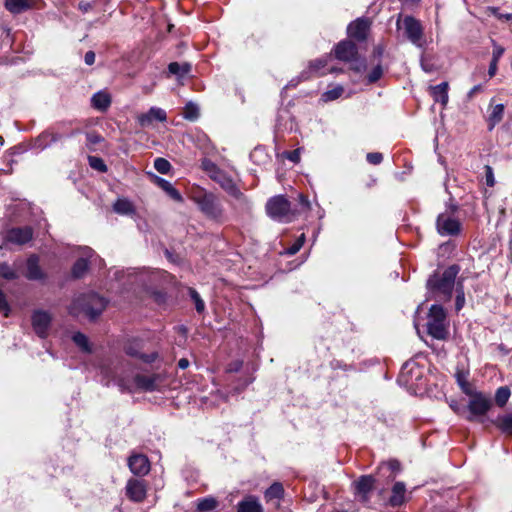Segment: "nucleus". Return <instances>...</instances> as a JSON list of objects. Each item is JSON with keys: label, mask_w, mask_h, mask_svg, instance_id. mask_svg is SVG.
<instances>
[{"label": "nucleus", "mask_w": 512, "mask_h": 512, "mask_svg": "<svg viewBox=\"0 0 512 512\" xmlns=\"http://www.w3.org/2000/svg\"><path fill=\"white\" fill-rule=\"evenodd\" d=\"M107 301L96 293H87L74 299L69 307V313L73 316L81 314L90 320H95L106 308Z\"/></svg>", "instance_id": "nucleus-1"}, {"label": "nucleus", "mask_w": 512, "mask_h": 512, "mask_svg": "<svg viewBox=\"0 0 512 512\" xmlns=\"http://www.w3.org/2000/svg\"><path fill=\"white\" fill-rule=\"evenodd\" d=\"M191 199L207 218L218 222L224 220L225 214L222 202L214 193L201 190L193 193Z\"/></svg>", "instance_id": "nucleus-2"}, {"label": "nucleus", "mask_w": 512, "mask_h": 512, "mask_svg": "<svg viewBox=\"0 0 512 512\" xmlns=\"http://www.w3.org/2000/svg\"><path fill=\"white\" fill-rule=\"evenodd\" d=\"M459 271L458 265H451L443 271L441 276L433 275L430 277L427 286L429 289L441 293L445 298H450Z\"/></svg>", "instance_id": "nucleus-3"}, {"label": "nucleus", "mask_w": 512, "mask_h": 512, "mask_svg": "<svg viewBox=\"0 0 512 512\" xmlns=\"http://www.w3.org/2000/svg\"><path fill=\"white\" fill-rule=\"evenodd\" d=\"M266 211L269 217L279 222H291L296 217V210L282 195L274 196L266 203Z\"/></svg>", "instance_id": "nucleus-4"}, {"label": "nucleus", "mask_w": 512, "mask_h": 512, "mask_svg": "<svg viewBox=\"0 0 512 512\" xmlns=\"http://www.w3.org/2000/svg\"><path fill=\"white\" fill-rule=\"evenodd\" d=\"M427 332L430 336L438 340L447 338L446 312L441 305L434 304L429 309Z\"/></svg>", "instance_id": "nucleus-5"}, {"label": "nucleus", "mask_w": 512, "mask_h": 512, "mask_svg": "<svg viewBox=\"0 0 512 512\" xmlns=\"http://www.w3.org/2000/svg\"><path fill=\"white\" fill-rule=\"evenodd\" d=\"M468 402L469 415L467 416L468 421L479 420L482 422L481 417L485 416L486 413L492 407V400L489 396L481 393L474 392L470 396Z\"/></svg>", "instance_id": "nucleus-6"}, {"label": "nucleus", "mask_w": 512, "mask_h": 512, "mask_svg": "<svg viewBox=\"0 0 512 512\" xmlns=\"http://www.w3.org/2000/svg\"><path fill=\"white\" fill-rule=\"evenodd\" d=\"M404 34L406 38L416 47L425 49L427 40L424 35V29L419 20L412 16H406L403 20Z\"/></svg>", "instance_id": "nucleus-7"}, {"label": "nucleus", "mask_w": 512, "mask_h": 512, "mask_svg": "<svg viewBox=\"0 0 512 512\" xmlns=\"http://www.w3.org/2000/svg\"><path fill=\"white\" fill-rule=\"evenodd\" d=\"M31 323L36 335L44 339L49 334L50 326L52 323V315L48 311L36 309L31 315Z\"/></svg>", "instance_id": "nucleus-8"}, {"label": "nucleus", "mask_w": 512, "mask_h": 512, "mask_svg": "<svg viewBox=\"0 0 512 512\" xmlns=\"http://www.w3.org/2000/svg\"><path fill=\"white\" fill-rule=\"evenodd\" d=\"M437 231L442 236H456L460 233V222L448 213H441L436 221Z\"/></svg>", "instance_id": "nucleus-9"}, {"label": "nucleus", "mask_w": 512, "mask_h": 512, "mask_svg": "<svg viewBox=\"0 0 512 512\" xmlns=\"http://www.w3.org/2000/svg\"><path fill=\"white\" fill-rule=\"evenodd\" d=\"M371 21L368 18H357L347 27L348 36L358 42L365 41L370 31Z\"/></svg>", "instance_id": "nucleus-10"}, {"label": "nucleus", "mask_w": 512, "mask_h": 512, "mask_svg": "<svg viewBox=\"0 0 512 512\" xmlns=\"http://www.w3.org/2000/svg\"><path fill=\"white\" fill-rule=\"evenodd\" d=\"M127 497L136 503L144 501L147 494V486L144 480L131 478L127 481L126 487Z\"/></svg>", "instance_id": "nucleus-11"}, {"label": "nucleus", "mask_w": 512, "mask_h": 512, "mask_svg": "<svg viewBox=\"0 0 512 512\" xmlns=\"http://www.w3.org/2000/svg\"><path fill=\"white\" fill-rule=\"evenodd\" d=\"M81 256L74 263L71 274L75 279L82 278L89 268V259L94 255V251L87 246L79 249Z\"/></svg>", "instance_id": "nucleus-12"}, {"label": "nucleus", "mask_w": 512, "mask_h": 512, "mask_svg": "<svg viewBox=\"0 0 512 512\" xmlns=\"http://www.w3.org/2000/svg\"><path fill=\"white\" fill-rule=\"evenodd\" d=\"M335 57L345 62H353L358 59L357 46L349 40L339 42L334 49Z\"/></svg>", "instance_id": "nucleus-13"}, {"label": "nucleus", "mask_w": 512, "mask_h": 512, "mask_svg": "<svg viewBox=\"0 0 512 512\" xmlns=\"http://www.w3.org/2000/svg\"><path fill=\"white\" fill-rule=\"evenodd\" d=\"M130 471L137 476H144L150 471V462L144 454H133L128 458Z\"/></svg>", "instance_id": "nucleus-14"}, {"label": "nucleus", "mask_w": 512, "mask_h": 512, "mask_svg": "<svg viewBox=\"0 0 512 512\" xmlns=\"http://www.w3.org/2000/svg\"><path fill=\"white\" fill-rule=\"evenodd\" d=\"M355 491L358 497L363 502L369 501V494L375 485V479L371 475L361 476L355 483Z\"/></svg>", "instance_id": "nucleus-15"}, {"label": "nucleus", "mask_w": 512, "mask_h": 512, "mask_svg": "<svg viewBox=\"0 0 512 512\" xmlns=\"http://www.w3.org/2000/svg\"><path fill=\"white\" fill-rule=\"evenodd\" d=\"M212 179L217 182L222 189H224L228 194L234 197H239L241 195L240 190L235 184L234 180L227 175L225 172L221 170L215 171Z\"/></svg>", "instance_id": "nucleus-16"}, {"label": "nucleus", "mask_w": 512, "mask_h": 512, "mask_svg": "<svg viewBox=\"0 0 512 512\" xmlns=\"http://www.w3.org/2000/svg\"><path fill=\"white\" fill-rule=\"evenodd\" d=\"M166 119V112L159 107H151L147 113L140 114L137 117V121L141 127H149L154 121L165 122Z\"/></svg>", "instance_id": "nucleus-17"}, {"label": "nucleus", "mask_w": 512, "mask_h": 512, "mask_svg": "<svg viewBox=\"0 0 512 512\" xmlns=\"http://www.w3.org/2000/svg\"><path fill=\"white\" fill-rule=\"evenodd\" d=\"M33 231L30 227L13 228L8 231L6 240L10 243L23 245L32 239Z\"/></svg>", "instance_id": "nucleus-18"}, {"label": "nucleus", "mask_w": 512, "mask_h": 512, "mask_svg": "<svg viewBox=\"0 0 512 512\" xmlns=\"http://www.w3.org/2000/svg\"><path fill=\"white\" fill-rule=\"evenodd\" d=\"M26 277L29 280H44L46 278V274L42 271L39 266V257L35 254L31 255L27 259V272Z\"/></svg>", "instance_id": "nucleus-19"}, {"label": "nucleus", "mask_w": 512, "mask_h": 512, "mask_svg": "<svg viewBox=\"0 0 512 512\" xmlns=\"http://www.w3.org/2000/svg\"><path fill=\"white\" fill-rule=\"evenodd\" d=\"M158 382V376L152 375H143V374H137L134 377V384L135 386L143 391L152 392L157 389Z\"/></svg>", "instance_id": "nucleus-20"}, {"label": "nucleus", "mask_w": 512, "mask_h": 512, "mask_svg": "<svg viewBox=\"0 0 512 512\" xmlns=\"http://www.w3.org/2000/svg\"><path fill=\"white\" fill-rule=\"evenodd\" d=\"M505 107L503 104H490L488 108L487 124L488 130L492 131L499 124L504 116Z\"/></svg>", "instance_id": "nucleus-21"}, {"label": "nucleus", "mask_w": 512, "mask_h": 512, "mask_svg": "<svg viewBox=\"0 0 512 512\" xmlns=\"http://www.w3.org/2000/svg\"><path fill=\"white\" fill-rule=\"evenodd\" d=\"M111 96L107 91L101 90L91 97V106L101 112H105L111 105Z\"/></svg>", "instance_id": "nucleus-22"}, {"label": "nucleus", "mask_w": 512, "mask_h": 512, "mask_svg": "<svg viewBox=\"0 0 512 512\" xmlns=\"http://www.w3.org/2000/svg\"><path fill=\"white\" fill-rule=\"evenodd\" d=\"M61 138V134L47 130L36 138L34 146L40 150H43L51 146L53 143L57 142Z\"/></svg>", "instance_id": "nucleus-23"}, {"label": "nucleus", "mask_w": 512, "mask_h": 512, "mask_svg": "<svg viewBox=\"0 0 512 512\" xmlns=\"http://www.w3.org/2000/svg\"><path fill=\"white\" fill-rule=\"evenodd\" d=\"M448 82H442L438 85L431 86L430 92L435 102H440L442 106H446L449 100Z\"/></svg>", "instance_id": "nucleus-24"}, {"label": "nucleus", "mask_w": 512, "mask_h": 512, "mask_svg": "<svg viewBox=\"0 0 512 512\" xmlns=\"http://www.w3.org/2000/svg\"><path fill=\"white\" fill-rule=\"evenodd\" d=\"M237 512H264L258 498L252 495L245 497L238 504Z\"/></svg>", "instance_id": "nucleus-25"}, {"label": "nucleus", "mask_w": 512, "mask_h": 512, "mask_svg": "<svg viewBox=\"0 0 512 512\" xmlns=\"http://www.w3.org/2000/svg\"><path fill=\"white\" fill-rule=\"evenodd\" d=\"M406 488L403 482H396L392 488V495L389 499L391 506L396 507L404 503Z\"/></svg>", "instance_id": "nucleus-26"}, {"label": "nucleus", "mask_w": 512, "mask_h": 512, "mask_svg": "<svg viewBox=\"0 0 512 512\" xmlns=\"http://www.w3.org/2000/svg\"><path fill=\"white\" fill-rule=\"evenodd\" d=\"M492 42H493L494 49H493L492 59H491V62L489 64V69H488V75L490 78H492L496 75L498 61L500 60V58L503 56V54L505 52V49L502 46L497 45L495 41H492Z\"/></svg>", "instance_id": "nucleus-27"}, {"label": "nucleus", "mask_w": 512, "mask_h": 512, "mask_svg": "<svg viewBox=\"0 0 512 512\" xmlns=\"http://www.w3.org/2000/svg\"><path fill=\"white\" fill-rule=\"evenodd\" d=\"M494 423L504 434L512 436V412L498 416Z\"/></svg>", "instance_id": "nucleus-28"}, {"label": "nucleus", "mask_w": 512, "mask_h": 512, "mask_svg": "<svg viewBox=\"0 0 512 512\" xmlns=\"http://www.w3.org/2000/svg\"><path fill=\"white\" fill-rule=\"evenodd\" d=\"M5 7L13 14H19L31 7L29 0H5Z\"/></svg>", "instance_id": "nucleus-29"}, {"label": "nucleus", "mask_w": 512, "mask_h": 512, "mask_svg": "<svg viewBox=\"0 0 512 512\" xmlns=\"http://www.w3.org/2000/svg\"><path fill=\"white\" fill-rule=\"evenodd\" d=\"M113 210L120 215H132L135 213L133 204L125 198L118 199L113 205Z\"/></svg>", "instance_id": "nucleus-30"}, {"label": "nucleus", "mask_w": 512, "mask_h": 512, "mask_svg": "<svg viewBox=\"0 0 512 512\" xmlns=\"http://www.w3.org/2000/svg\"><path fill=\"white\" fill-rule=\"evenodd\" d=\"M191 70V65L189 63H178L171 62L168 65V71L170 74L177 76L178 78H183L186 76Z\"/></svg>", "instance_id": "nucleus-31"}, {"label": "nucleus", "mask_w": 512, "mask_h": 512, "mask_svg": "<svg viewBox=\"0 0 512 512\" xmlns=\"http://www.w3.org/2000/svg\"><path fill=\"white\" fill-rule=\"evenodd\" d=\"M265 499L266 501H271L273 499H281L284 496V488L280 482H274L266 491H265Z\"/></svg>", "instance_id": "nucleus-32"}, {"label": "nucleus", "mask_w": 512, "mask_h": 512, "mask_svg": "<svg viewBox=\"0 0 512 512\" xmlns=\"http://www.w3.org/2000/svg\"><path fill=\"white\" fill-rule=\"evenodd\" d=\"M400 470V463L397 460H390L387 463H383L379 467V473L386 474L388 472L387 478L390 480H393L397 474V472Z\"/></svg>", "instance_id": "nucleus-33"}, {"label": "nucleus", "mask_w": 512, "mask_h": 512, "mask_svg": "<svg viewBox=\"0 0 512 512\" xmlns=\"http://www.w3.org/2000/svg\"><path fill=\"white\" fill-rule=\"evenodd\" d=\"M407 374H416V378L419 377L420 371L415 362H406L401 369L400 378L404 379L406 384H409L412 379H409Z\"/></svg>", "instance_id": "nucleus-34"}, {"label": "nucleus", "mask_w": 512, "mask_h": 512, "mask_svg": "<svg viewBox=\"0 0 512 512\" xmlns=\"http://www.w3.org/2000/svg\"><path fill=\"white\" fill-rule=\"evenodd\" d=\"M511 392L507 386H501L496 390L495 402L499 407H504L510 398Z\"/></svg>", "instance_id": "nucleus-35"}, {"label": "nucleus", "mask_w": 512, "mask_h": 512, "mask_svg": "<svg viewBox=\"0 0 512 512\" xmlns=\"http://www.w3.org/2000/svg\"><path fill=\"white\" fill-rule=\"evenodd\" d=\"M218 506V502L214 497H205L198 500L197 510L207 512L214 510Z\"/></svg>", "instance_id": "nucleus-36"}, {"label": "nucleus", "mask_w": 512, "mask_h": 512, "mask_svg": "<svg viewBox=\"0 0 512 512\" xmlns=\"http://www.w3.org/2000/svg\"><path fill=\"white\" fill-rule=\"evenodd\" d=\"M74 343L84 352L90 353L91 347L87 336L81 332H76L72 337Z\"/></svg>", "instance_id": "nucleus-37"}, {"label": "nucleus", "mask_w": 512, "mask_h": 512, "mask_svg": "<svg viewBox=\"0 0 512 512\" xmlns=\"http://www.w3.org/2000/svg\"><path fill=\"white\" fill-rule=\"evenodd\" d=\"M183 117L189 121H195L199 117V107L193 102H188L183 110Z\"/></svg>", "instance_id": "nucleus-38"}, {"label": "nucleus", "mask_w": 512, "mask_h": 512, "mask_svg": "<svg viewBox=\"0 0 512 512\" xmlns=\"http://www.w3.org/2000/svg\"><path fill=\"white\" fill-rule=\"evenodd\" d=\"M188 294L195 304L196 311L199 314L203 313L205 311V302L201 298L200 294L194 288H189Z\"/></svg>", "instance_id": "nucleus-39"}, {"label": "nucleus", "mask_w": 512, "mask_h": 512, "mask_svg": "<svg viewBox=\"0 0 512 512\" xmlns=\"http://www.w3.org/2000/svg\"><path fill=\"white\" fill-rule=\"evenodd\" d=\"M456 380L462 392L467 396H470L475 392L463 373L458 372L456 374Z\"/></svg>", "instance_id": "nucleus-40"}, {"label": "nucleus", "mask_w": 512, "mask_h": 512, "mask_svg": "<svg viewBox=\"0 0 512 512\" xmlns=\"http://www.w3.org/2000/svg\"><path fill=\"white\" fill-rule=\"evenodd\" d=\"M344 92L342 86H336L335 88L324 92L321 96V99L324 102H329L338 99Z\"/></svg>", "instance_id": "nucleus-41"}, {"label": "nucleus", "mask_w": 512, "mask_h": 512, "mask_svg": "<svg viewBox=\"0 0 512 512\" xmlns=\"http://www.w3.org/2000/svg\"><path fill=\"white\" fill-rule=\"evenodd\" d=\"M154 168L161 174H167L171 170V164L164 158H156L154 160Z\"/></svg>", "instance_id": "nucleus-42"}, {"label": "nucleus", "mask_w": 512, "mask_h": 512, "mask_svg": "<svg viewBox=\"0 0 512 512\" xmlns=\"http://www.w3.org/2000/svg\"><path fill=\"white\" fill-rule=\"evenodd\" d=\"M0 276L7 280H13L17 278V273L7 263H0Z\"/></svg>", "instance_id": "nucleus-43"}, {"label": "nucleus", "mask_w": 512, "mask_h": 512, "mask_svg": "<svg viewBox=\"0 0 512 512\" xmlns=\"http://www.w3.org/2000/svg\"><path fill=\"white\" fill-rule=\"evenodd\" d=\"M89 165L99 171V172H106L107 171V166L106 164L104 163V161L100 158V157H96V156H90L89 157Z\"/></svg>", "instance_id": "nucleus-44"}, {"label": "nucleus", "mask_w": 512, "mask_h": 512, "mask_svg": "<svg viewBox=\"0 0 512 512\" xmlns=\"http://www.w3.org/2000/svg\"><path fill=\"white\" fill-rule=\"evenodd\" d=\"M382 74H383V69H382L381 65L378 64L368 74L367 80L369 83H375L376 81H378L381 78Z\"/></svg>", "instance_id": "nucleus-45"}, {"label": "nucleus", "mask_w": 512, "mask_h": 512, "mask_svg": "<svg viewBox=\"0 0 512 512\" xmlns=\"http://www.w3.org/2000/svg\"><path fill=\"white\" fill-rule=\"evenodd\" d=\"M305 241V236L302 234L293 245H291L289 248L286 249V254L288 255H294L296 254L303 246Z\"/></svg>", "instance_id": "nucleus-46"}, {"label": "nucleus", "mask_w": 512, "mask_h": 512, "mask_svg": "<svg viewBox=\"0 0 512 512\" xmlns=\"http://www.w3.org/2000/svg\"><path fill=\"white\" fill-rule=\"evenodd\" d=\"M298 201H299V206L300 208L297 209V208H294L297 212H296V215L302 213V212H305V211H308L310 210V201L308 200V198L306 196H304L303 194H299L298 195Z\"/></svg>", "instance_id": "nucleus-47"}, {"label": "nucleus", "mask_w": 512, "mask_h": 512, "mask_svg": "<svg viewBox=\"0 0 512 512\" xmlns=\"http://www.w3.org/2000/svg\"><path fill=\"white\" fill-rule=\"evenodd\" d=\"M487 10L490 14L497 17L499 20L509 21L512 19V13L503 14L499 11V8L497 7H488Z\"/></svg>", "instance_id": "nucleus-48"}, {"label": "nucleus", "mask_w": 512, "mask_h": 512, "mask_svg": "<svg viewBox=\"0 0 512 512\" xmlns=\"http://www.w3.org/2000/svg\"><path fill=\"white\" fill-rule=\"evenodd\" d=\"M485 181L486 185L489 187H493L495 185L493 168L489 165L485 166Z\"/></svg>", "instance_id": "nucleus-49"}, {"label": "nucleus", "mask_w": 512, "mask_h": 512, "mask_svg": "<svg viewBox=\"0 0 512 512\" xmlns=\"http://www.w3.org/2000/svg\"><path fill=\"white\" fill-rule=\"evenodd\" d=\"M0 311L4 314L5 317L9 316L10 306L6 300L5 294L0 290Z\"/></svg>", "instance_id": "nucleus-50"}, {"label": "nucleus", "mask_w": 512, "mask_h": 512, "mask_svg": "<svg viewBox=\"0 0 512 512\" xmlns=\"http://www.w3.org/2000/svg\"><path fill=\"white\" fill-rule=\"evenodd\" d=\"M366 159L370 164L378 165L382 162L383 155L379 152H371L367 154Z\"/></svg>", "instance_id": "nucleus-51"}, {"label": "nucleus", "mask_w": 512, "mask_h": 512, "mask_svg": "<svg viewBox=\"0 0 512 512\" xmlns=\"http://www.w3.org/2000/svg\"><path fill=\"white\" fill-rule=\"evenodd\" d=\"M300 149H295L293 151H287L284 153V156L294 163H298L300 161Z\"/></svg>", "instance_id": "nucleus-52"}, {"label": "nucleus", "mask_w": 512, "mask_h": 512, "mask_svg": "<svg viewBox=\"0 0 512 512\" xmlns=\"http://www.w3.org/2000/svg\"><path fill=\"white\" fill-rule=\"evenodd\" d=\"M155 182L165 192H167L173 186L169 181L157 176L155 177Z\"/></svg>", "instance_id": "nucleus-53"}, {"label": "nucleus", "mask_w": 512, "mask_h": 512, "mask_svg": "<svg viewBox=\"0 0 512 512\" xmlns=\"http://www.w3.org/2000/svg\"><path fill=\"white\" fill-rule=\"evenodd\" d=\"M243 366V361L241 360H235L228 364L227 366V372H238Z\"/></svg>", "instance_id": "nucleus-54"}, {"label": "nucleus", "mask_w": 512, "mask_h": 512, "mask_svg": "<svg viewBox=\"0 0 512 512\" xmlns=\"http://www.w3.org/2000/svg\"><path fill=\"white\" fill-rule=\"evenodd\" d=\"M124 350H125L126 354H128L130 356L143 358V354H141L132 344L126 345Z\"/></svg>", "instance_id": "nucleus-55"}, {"label": "nucleus", "mask_w": 512, "mask_h": 512, "mask_svg": "<svg viewBox=\"0 0 512 512\" xmlns=\"http://www.w3.org/2000/svg\"><path fill=\"white\" fill-rule=\"evenodd\" d=\"M464 303H465V296H464V293L462 290H458L457 291V296H456V303H455V306H456V310L459 311L463 308L464 306Z\"/></svg>", "instance_id": "nucleus-56"}, {"label": "nucleus", "mask_w": 512, "mask_h": 512, "mask_svg": "<svg viewBox=\"0 0 512 512\" xmlns=\"http://www.w3.org/2000/svg\"><path fill=\"white\" fill-rule=\"evenodd\" d=\"M173 200L177 202H183V197L180 194V192L172 186L167 192H166Z\"/></svg>", "instance_id": "nucleus-57"}, {"label": "nucleus", "mask_w": 512, "mask_h": 512, "mask_svg": "<svg viewBox=\"0 0 512 512\" xmlns=\"http://www.w3.org/2000/svg\"><path fill=\"white\" fill-rule=\"evenodd\" d=\"M173 200L177 202H183V197L180 194V192L172 186L167 192H166Z\"/></svg>", "instance_id": "nucleus-58"}, {"label": "nucleus", "mask_w": 512, "mask_h": 512, "mask_svg": "<svg viewBox=\"0 0 512 512\" xmlns=\"http://www.w3.org/2000/svg\"><path fill=\"white\" fill-rule=\"evenodd\" d=\"M173 200L177 202H183V197L180 194V192L172 186L167 192H166Z\"/></svg>", "instance_id": "nucleus-59"}, {"label": "nucleus", "mask_w": 512, "mask_h": 512, "mask_svg": "<svg viewBox=\"0 0 512 512\" xmlns=\"http://www.w3.org/2000/svg\"><path fill=\"white\" fill-rule=\"evenodd\" d=\"M326 65V61L323 60V59H317L313 62L310 63V69L312 71H315V72H318L320 71L322 68H324V66Z\"/></svg>", "instance_id": "nucleus-60"}, {"label": "nucleus", "mask_w": 512, "mask_h": 512, "mask_svg": "<svg viewBox=\"0 0 512 512\" xmlns=\"http://www.w3.org/2000/svg\"><path fill=\"white\" fill-rule=\"evenodd\" d=\"M284 118V116L282 114H279L278 115V118H277V123H276V129L279 131V130H284V129H289V130H292L293 129V123L292 121H290V126L287 127V124L285 125H282L281 123V120Z\"/></svg>", "instance_id": "nucleus-61"}, {"label": "nucleus", "mask_w": 512, "mask_h": 512, "mask_svg": "<svg viewBox=\"0 0 512 512\" xmlns=\"http://www.w3.org/2000/svg\"><path fill=\"white\" fill-rule=\"evenodd\" d=\"M95 58H96L95 53L93 51H88V52H86V54L84 56V61L87 65L91 66L94 64Z\"/></svg>", "instance_id": "nucleus-62"}, {"label": "nucleus", "mask_w": 512, "mask_h": 512, "mask_svg": "<svg viewBox=\"0 0 512 512\" xmlns=\"http://www.w3.org/2000/svg\"><path fill=\"white\" fill-rule=\"evenodd\" d=\"M482 91V85L478 84L471 88V90L468 92V98H472L476 93Z\"/></svg>", "instance_id": "nucleus-63"}, {"label": "nucleus", "mask_w": 512, "mask_h": 512, "mask_svg": "<svg viewBox=\"0 0 512 512\" xmlns=\"http://www.w3.org/2000/svg\"><path fill=\"white\" fill-rule=\"evenodd\" d=\"M178 367L180 369H186L188 366H189V360L187 358H181L179 361H178Z\"/></svg>", "instance_id": "nucleus-64"}]
</instances>
